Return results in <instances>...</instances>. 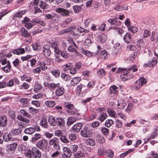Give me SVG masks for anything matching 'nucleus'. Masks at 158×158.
I'll return each mask as SVG.
<instances>
[{"mask_svg":"<svg viewBox=\"0 0 158 158\" xmlns=\"http://www.w3.org/2000/svg\"><path fill=\"white\" fill-rule=\"evenodd\" d=\"M131 70H132L133 72H134L137 71L138 70L137 66L134 65L128 69L126 68H118L117 69L116 72L117 73H122L123 74L121 75L120 77L123 81H125L133 77V74L130 73V72Z\"/></svg>","mask_w":158,"mask_h":158,"instance_id":"nucleus-1","label":"nucleus"},{"mask_svg":"<svg viewBox=\"0 0 158 158\" xmlns=\"http://www.w3.org/2000/svg\"><path fill=\"white\" fill-rule=\"evenodd\" d=\"M20 81L17 77H14L10 79L7 83L6 86L9 87H12L15 85H19Z\"/></svg>","mask_w":158,"mask_h":158,"instance_id":"nucleus-2","label":"nucleus"},{"mask_svg":"<svg viewBox=\"0 0 158 158\" xmlns=\"http://www.w3.org/2000/svg\"><path fill=\"white\" fill-rule=\"evenodd\" d=\"M42 52L46 57L49 56L51 52L50 46L48 44L44 45L42 49Z\"/></svg>","mask_w":158,"mask_h":158,"instance_id":"nucleus-3","label":"nucleus"},{"mask_svg":"<svg viewBox=\"0 0 158 158\" xmlns=\"http://www.w3.org/2000/svg\"><path fill=\"white\" fill-rule=\"evenodd\" d=\"M50 47L54 49V53L56 54L60 52L59 43L58 41H53L50 43Z\"/></svg>","mask_w":158,"mask_h":158,"instance_id":"nucleus-4","label":"nucleus"},{"mask_svg":"<svg viewBox=\"0 0 158 158\" xmlns=\"http://www.w3.org/2000/svg\"><path fill=\"white\" fill-rule=\"evenodd\" d=\"M87 129V127H83L81 131V135L84 137H89L92 134V133L90 131L88 130Z\"/></svg>","mask_w":158,"mask_h":158,"instance_id":"nucleus-5","label":"nucleus"},{"mask_svg":"<svg viewBox=\"0 0 158 158\" xmlns=\"http://www.w3.org/2000/svg\"><path fill=\"white\" fill-rule=\"evenodd\" d=\"M56 125L60 127L61 128L65 126V122L64 119L62 118H56Z\"/></svg>","mask_w":158,"mask_h":158,"instance_id":"nucleus-6","label":"nucleus"},{"mask_svg":"<svg viewBox=\"0 0 158 158\" xmlns=\"http://www.w3.org/2000/svg\"><path fill=\"white\" fill-rule=\"evenodd\" d=\"M83 124L81 123H78L74 124L71 128V130L74 132H78L81 129Z\"/></svg>","mask_w":158,"mask_h":158,"instance_id":"nucleus-7","label":"nucleus"},{"mask_svg":"<svg viewBox=\"0 0 158 158\" xmlns=\"http://www.w3.org/2000/svg\"><path fill=\"white\" fill-rule=\"evenodd\" d=\"M118 19L117 17H115L113 19H108V22L110 24L111 26L115 25L119 26L121 25V22L119 21H118Z\"/></svg>","mask_w":158,"mask_h":158,"instance_id":"nucleus-8","label":"nucleus"},{"mask_svg":"<svg viewBox=\"0 0 158 158\" xmlns=\"http://www.w3.org/2000/svg\"><path fill=\"white\" fill-rule=\"evenodd\" d=\"M45 17L47 19H51L52 23H56L57 20V16L55 14L53 15L48 14L45 15Z\"/></svg>","mask_w":158,"mask_h":158,"instance_id":"nucleus-9","label":"nucleus"},{"mask_svg":"<svg viewBox=\"0 0 158 158\" xmlns=\"http://www.w3.org/2000/svg\"><path fill=\"white\" fill-rule=\"evenodd\" d=\"M56 11L63 16H68L69 14V11L64 8H59L56 9Z\"/></svg>","mask_w":158,"mask_h":158,"instance_id":"nucleus-10","label":"nucleus"},{"mask_svg":"<svg viewBox=\"0 0 158 158\" xmlns=\"http://www.w3.org/2000/svg\"><path fill=\"white\" fill-rule=\"evenodd\" d=\"M59 83H58L56 84H55L54 83H47L44 84V86L48 87V88L51 89L52 90H55L56 88H57L58 87H59Z\"/></svg>","mask_w":158,"mask_h":158,"instance_id":"nucleus-11","label":"nucleus"},{"mask_svg":"<svg viewBox=\"0 0 158 158\" xmlns=\"http://www.w3.org/2000/svg\"><path fill=\"white\" fill-rule=\"evenodd\" d=\"M64 88L62 86H60V84L59 87H57L55 91V94L57 96H60L63 95L64 93Z\"/></svg>","mask_w":158,"mask_h":158,"instance_id":"nucleus-12","label":"nucleus"},{"mask_svg":"<svg viewBox=\"0 0 158 158\" xmlns=\"http://www.w3.org/2000/svg\"><path fill=\"white\" fill-rule=\"evenodd\" d=\"M12 52L14 54L19 55L20 54H23L25 52V50L24 48H18L13 49L11 50Z\"/></svg>","mask_w":158,"mask_h":158,"instance_id":"nucleus-13","label":"nucleus"},{"mask_svg":"<svg viewBox=\"0 0 158 158\" xmlns=\"http://www.w3.org/2000/svg\"><path fill=\"white\" fill-rule=\"evenodd\" d=\"M47 142L44 140L39 141L36 144L37 146L39 148H46L47 145Z\"/></svg>","mask_w":158,"mask_h":158,"instance_id":"nucleus-14","label":"nucleus"},{"mask_svg":"<svg viewBox=\"0 0 158 158\" xmlns=\"http://www.w3.org/2000/svg\"><path fill=\"white\" fill-rule=\"evenodd\" d=\"M7 119L6 116L5 115H0V126L4 127L7 124Z\"/></svg>","mask_w":158,"mask_h":158,"instance_id":"nucleus-15","label":"nucleus"},{"mask_svg":"<svg viewBox=\"0 0 158 158\" xmlns=\"http://www.w3.org/2000/svg\"><path fill=\"white\" fill-rule=\"evenodd\" d=\"M157 61L156 59L153 57L151 61H149L147 64H145L144 66L146 65L149 67H152L155 66L157 64Z\"/></svg>","mask_w":158,"mask_h":158,"instance_id":"nucleus-16","label":"nucleus"},{"mask_svg":"<svg viewBox=\"0 0 158 158\" xmlns=\"http://www.w3.org/2000/svg\"><path fill=\"white\" fill-rule=\"evenodd\" d=\"M49 144L50 145L53 146L55 148L58 147L59 148L60 146L58 143L57 139L54 138L49 141Z\"/></svg>","mask_w":158,"mask_h":158,"instance_id":"nucleus-17","label":"nucleus"},{"mask_svg":"<svg viewBox=\"0 0 158 158\" xmlns=\"http://www.w3.org/2000/svg\"><path fill=\"white\" fill-rule=\"evenodd\" d=\"M30 22L33 23L39 24L43 26H44L45 25V23L44 21L40 19L34 18L31 21H30Z\"/></svg>","mask_w":158,"mask_h":158,"instance_id":"nucleus-18","label":"nucleus"},{"mask_svg":"<svg viewBox=\"0 0 158 158\" xmlns=\"http://www.w3.org/2000/svg\"><path fill=\"white\" fill-rule=\"evenodd\" d=\"M67 112L69 114L71 115H79L78 110L75 106L71 110H67Z\"/></svg>","mask_w":158,"mask_h":158,"instance_id":"nucleus-19","label":"nucleus"},{"mask_svg":"<svg viewBox=\"0 0 158 158\" xmlns=\"http://www.w3.org/2000/svg\"><path fill=\"white\" fill-rule=\"evenodd\" d=\"M21 32V35L25 37H28L30 36V34L24 28L22 27L20 29Z\"/></svg>","mask_w":158,"mask_h":158,"instance_id":"nucleus-20","label":"nucleus"},{"mask_svg":"<svg viewBox=\"0 0 158 158\" xmlns=\"http://www.w3.org/2000/svg\"><path fill=\"white\" fill-rule=\"evenodd\" d=\"M81 80V78L80 77H74L73 78L71 81V85L73 86L78 84Z\"/></svg>","mask_w":158,"mask_h":158,"instance_id":"nucleus-21","label":"nucleus"},{"mask_svg":"<svg viewBox=\"0 0 158 158\" xmlns=\"http://www.w3.org/2000/svg\"><path fill=\"white\" fill-rule=\"evenodd\" d=\"M118 88L115 85H113L110 86L109 89V91L110 94H117L118 91Z\"/></svg>","mask_w":158,"mask_h":158,"instance_id":"nucleus-22","label":"nucleus"},{"mask_svg":"<svg viewBox=\"0 0 158 158\" xmlns=\"http://www.w3.org/2000/svg\"><path fill=\"white\" fill-rule=\"evenodd\" d=\"M124 42L127 44L130 43L131 40V35L128 33H126L123 37Z\"/></svg>","mask_w":158,"mask_h":158,"instance_id":"nucleus-23","label":"nucleus"},{"mask_svg":"<svg viewBox=\"0 0 158 158\" xmlns=\"http://www.w3.org/2000/svg\"><path fill=\"white\" fill-rule=\"evenodd\" d=\"M40 125L43 127L48 128V122L47 119L45 118H43L40 122Z\"/></svg>","mask_w":158,"mask_h":158,"instance_id":"nucleus-24","label":"nucleus"},{"mask_svg":"<svg viewBox=\"0 0 158 158\" xmlns=\"http://www.w3.org/2000/svg\"><path fill=\"white\" fill-rule=\"evenodd\" d=\"M11 134L8 133H5L3 135V140L6 142H8L9 141L11 138L12 135Z\"/></svg>","mask_w":158,"mask_h":158,"instance_id":"nucleus-25","label":"nucleus"},{"mask_svg":"<svg viewBox=\"0 0 158 158\" xmlns=\"http://www.w3.org/2000/svg\"><path fill=\"white\" fill-rule=\"evenodd\" d=\"M48 121L52 126H55L56 125V118L52 116H50L48 119Z\"/></svg>","mask_w":158,"mask_h":158,"instance_id":"nucleus-26","label":"nucleus"},{"mask_svg":"<svg viewBox=\"0 0 158 158\" xmlns=\"http://www.w3.org/2000/svg\"><path fill=\"white\" fill-rule=\"evenodd\" d=\"M22 130L21 129H15L14 130H11L10 132L12 136L17 135L20 134L22 132Z\"/></svg>","mask_w":158,"mask_h":158,"instance_id":"nucleus-27","label":"nucleus"},{"mask_svg":"<svg viewBox=\"0 0 158 158\" xmlns=\"http://www.w3.org/2000/svg\"><path fill=\"white\" fill-rule=\"evenodd\" d=\"M104 155H105L107 157L111 158L113 157L114 154L110 150L108 149L104 152Z\"/></svg>","mask_w":158,"mask_h":158,"instance_id":"nucleus-28","label":"nucleus"},{"mask_svg":"<svg viewBox=\"0 0 158 158\" xmlns=\"http://www.w3.org/2000/svg\"><path fill=\"white\" fill-rule=\"evenodd\" d=\"M76 121V118L70 116L68 119L67 124L69 125L73 124Z\"/></svg>","mask_w":158,"mask_h":158,"instance_id":"nucleus-29","label":"nucleus"},{"mask_svg":"<svg viewBox=\"0 0 158 158\" xmlns=\"http://www.w3.org/2000/svg\"><path fill=\"white\" fill-rule=\"evenodd\" d=\"M107 116L108 115L106 113L103 112L99 116L97 119H99L100 121L102 123L107 118Z\"/></svg>","mask_w":158,"mask_h":158,"instance_id":"nucleus-30","label":"nucleus"},{"mask_svg":"<svg viewBox=\"0 0 158 158\" xmlns=\"http://www.w3.org/2000/svg\"><path fill=\"white\" fill-rule=\"evenodd\" d=\"M147 80L143 77H140L138 81H136L137 83H138L141 86L146 83Z\"/></svg>","mask_w":158,"mask_h":158,"instance_id":"nucleus-31","label":"nucleus"},{"mask_svg":"<svg viewBox=\"0 0 158 158\" xmlns=\"http://www.w3.org/2000/svg\"><path fill=\"white\" fill-rule=\"evenodd\" d=\"M107 112L108 114L110 116L114 118H116L117 116L116 112L113 109H107Z\"/></svg>","mask_w":158,"mask_h":158,"instance_id":"nucleus-32","label":"nucleus"},{"mask_svg":"<svg viewBox=\"0 0 158 158\" xmlns=\"http://www.w3.org/2000/svg\"><path fill=\"white\" fill-rule=\"evenodd\" d=\"M24 132L25 133L31 135L33 134L34 132V130L33 127H28L25 129Z\"/></svg>","mask_w":158,"mask_h":158,"instance_id":"nucleus-33","label":"nucleus"},{"mask_svg":"<svg viewBox=\"0 0 158 158\" xmlns=\"http://www.w3.org/2000/svg\"><path fill=\"white\" fill-rule=\"evenodd\" d=\"M25 152H24L25 155L28 157L30 158L33 153V149L31 150L28 149V150H25Z\"/></svg>","mask_w":158,"mask_h":158,"instance_id":"nucleus-34","label":"nucleus"},{"mask_svg":"<svg viewBox=\"0 0 158 158\" xmlns=\"http://www.w3.org/2000/svg\"><path fill=\"white\" fill-rule=\"evenodd\" d=\"M60 52L57 53L56 54L59 55L60 56V57H62L63 58L66 59L68 57V54L66 52L64 51H61L60 50Z\"/></svg>","mask_w":158,"mask_h":158,"instance_id":"nucleus-35","label":"nucleus"},{"mask_svg":"<svg viewBox=\"0 0 158 158\" xmlns=\"http://www.w3.org/2000/svg\"><path fill=\"white\" fill-rule=\"evenodd\" d=\"M114 123V121L111 119H107L105 123V126L107 127H110Z\"/></svg>","mask_w":158,"mask_h":158,"instance_id":"nucleus-36","label":"nucleus"},{"mask_svg":"<svg viewBox=\"0 0 158 158\" xmlns=\"http://www.w3.org/2000/svg\"><path fill=\"white\" fill-rule=\"evenodd\" d=\"M32 155L34 158H40L41 156V153L38 150H33Z\"/></svg>","mask_w":158,"mask_h":158,"instance_id":"nucleus-37","label":"nucleus"},{"mask_svg":"<svg viewBox=\"0 0 158 158\" xmlns=\"http://www.w3.org/2000/svg\"><path fill=\"white\" fill-rule=\"evenodd\" d=\"M85 156L84 153L81 151H77L75 152L74 154V158H80Z\"/></svg>","mask_w":158,"mask_h":158,"instance_id":"nucleus-38","label":"nucleus"},{"mask_svg":"<svg viewBox=\"0 0 158 158\" xmlns=\"http://www.w3.org/2000/svg\"><path fill=\"white\" fill-rule=\"evenodd\" d=\"M54 56L55 57V60L56 62L60 63L64 61V60L61 58L60 56L59 55L55 53Z\"/></svg>","mask_w":158,"mask_h":158,"instance_id":"nucleus-39","label":"nucleus"},{"mask_svg":"<svg viewBox=\"0 0 158 158\" xmlns=\"http://www.w3.org/2000/svg\"><path fill=\"white\" fill-rule=\"evenodd\" d=\"M64 153L66 157H69L71 155V152L70 149H63Z\"/></svg>","mask_w":158,"mask_h":158,"instance_id":"nucleus-40","label":"nucleus"},{"mask_svg":"<svg viewBox=\"0 0 158 158\" xmlns=\"http://www.w3.org/2000/svg\"><path fill=\"white\" fill-rule=\"evenodd\" d=\"M10 67L11 65L10 63V61H8L7 62V65L4 66L3 68H2V69L5 72H8L10 71Z\"/></svg>","mask_w":158,"mask_h":158,"instance_id":"nucleus-41","label":"nucleus"},{"mask_svg":"<svg viewBox=\"0 0 158 158\" xmlns=\"http://www.w3.org/2000/svg\"><path fill=\"white\" fill-rule=\"evenodd\" d=\"M99 38L101 43L103 44L106 40L107 36L105 34H101L100 35Z\"/></svg>","mask_w":158,"mask_h":158,"instance_id":"nucleus-42","label":"nucleus"},{"mask_svg":"<svg viewBox=\"0 0 158 158\" xmlns=\"http://www.w3.org/2000/svg\"><path fill=\"white\" fill-rule=\"evenodd\" d=\"M25 12L24 10H20L16 13L14 15V17L21 18L22 15L24 14Z\"/></svg>","mask_w":158,"mask_h":158,"instance_id":"nucleus-43","label":"nucleus"},{"mask_svg":"<svg viewBox=\"0 0 158 158\" xmlns=\"http://www.w3.org/2000/svg\"><path fill=\"white\" fill-rule=\"evenodd\" d=\"M82 9L81 6L75 5L73 6V9L75 13H77L80 11Z\"/></svg>","mask_w":158,"mask_h":158,"instance_id":"nucleus-44","label":"nucleus"},{"mask_svg":"<svg viewBox=\"0 0 158 158\" xmlns=\"http://www.w3.org/2000/svg\"><path fill=\"white\" fill-rule=\"evenodd\" d=\"M147 158H158V153L154 152H152L151 153L148 154Z\"/></svg>","mask_w":158,"mask_h":158,"instance_id":"nucleus-45","label":"nucleus"},{"mask_svg":"<svg viewBox=\"0 0 158 158\" xmlns=\"http://www.w3.org/2000/svg\"><path fill=\"white\" fill-rule=\"evenodd\" d=\"M61 77L63 79L66 81H69L71 78V77L69 75L64 73H62L61 74Z\"/></svg>","mask_w":158,"mask_h":158,"instance_id":"nucleus-46","label":"nucleus"},{"mask_svg":"<svg viewBox=\"0 0 158 158\" xmlns=\"http://www.w3.org/2000/svg\"><path fill=\"white\" fill-rule=\"evenodd\" d=\"M133 106H134L133 103H129L127 107L125 110L126 111L127 113H129L132 110Z\"/></svg>","mask_w":158,"mask_h":158,"instance_id":"nucleus-47","label":"nucleus"},{"mask_svg":"<svg viewBox=\"0 0 158 158\" xmlns=\"http://www.w3.org/2000/svg\"><path fill=\"white\" fill-rule=\"evenodd\" d=\"M100 54L102 58L105 59L107 57L108 55L107 51L105 50H104L102 51Z\"/></svg>","mask_w":158,"mask_h":158,"instance_id":"nucleus-48","label":"nucleus"},{"mask_svg":"<svg viewBox=\"0 0 158 158\" xmlns=\"http://www.w3.org/2000/svg\"><path fill=\"white\" fill-rule=\"evenodd\" d=\"M39 6L42 9H44L48 8V5L45 2L41 1L40 3L39 4Z\"/></svg>","mask_w":158,"mask_h":158,"instance_id":"nucleus-49","label":"nucleus"},{"mask_svg":"<svg viewBox=\"0 0 158 158\" xmlns=\"http://www.w3.org/2000/svg\"><path fill=\"white\" fill-rule=\"evenodd\" d=\"M101 131L104 135H107L109 134V129L105 127H102L101 128Z\"/></svg>","mask_w":158,"mask_h":158,"instance_id":"nucleus-50","label":"nucleus"},{"mask_svg":"<svg viewBox=\"0 0 158 158\" xmlns=\"http://www.w3.org/2000/svg\"><path fill=\"white\" fill-rule=\"evenodd\" d=\"M45 104L48 106L52 107L55 105L56 103L54 101H47L45 102Z\"/></svg>","mask_w":158,"mask_h":158,"instance_id":"nucleus-51","label":"nucleus"},{"mask_svg":"<svg viewBox=\"0 0 158 158\" xmlns=\"http://www.w3.org/2000/svg\"><path fill=\"white\" fill-rule=\"evenodd\" d=\"M40 138V135L38 134H35L32 138L31 141L32 143L34 142Z\"/></svg>","mask_w":158,"mask_h":158,"instance_id":"nucleus-52","label":"nucleus"},{"mask_svg":"<svg viewBox=\"0 0 158 158\" xmlns=\"http://www.w3.org/2000/svg\"><path fill=\"white\" fill-rule=\"evenodd\" d=\"M9 114L10 117L13 119H14L15 118L16 113L14 110H10L9 112Z\"/></svg>","mask_w":158,"mask_h":158,"instance_id":"nucleus-53","label":"nucleus"},{"mask_svg":"<svg viewBox=\"0 0 158 158\" xmlns=\"http://www.w3.org/2000/svg\"><path fill=\"white\" fill-rule=\"evenodd\" d=\"M106 73V71L102 69L99 70L98 72V75L101 77H103L104 76Z\"/></svg>","mask_w":158,"mask_h":158,"instance_id":"nucleus-54","label":"nucleus"},{"mask_svg":"<svg viewBox=\"0 0 158 158\" xmlns=\"http://www.w3.org/2000/svg\"><path fill=\"white\" fill-rule=\"evenodd\" d=\"M158 127L157 126L155 127L154 130V132L153 133H152V134L151 137V138H152V139H154L155 137L157 135L158 133L157 131H158Z\"/></svg>","mask_w":158,"mask_h":158,"instance_id":"nucleus-55","label":"nucleus"},{"mask_svg":"<svg viewBox=\"0 0 158 158\" xmlns=\"http://www.w3.org/2000/svg\"><path fill=\"white\" fill-rule=\"evenodd\" d=\"M52 74L56 77L57 78L60 76V72L58 70H54L52 71Z\"/></svg>","mask_w":158,"mask_h":158,"instance_id":"nucleus-56","label":"nucleus"},{"mask_svg":"<svg viewBox=\"0 0 158 158\" xmlns=\"http://www.w3.org/2000/svg\"><path fill=\"white\" fill-rule=\"evenodd\" d=\"M64 106L67 109V110H71V109H73L74 107L73 104L69 103H65Z\"/></svg>","mask_w":158,"mask_h":158,"instance_id":"nucleus-57","label":"nucleus"},{"mask_svg":"<svg viewBox=\"0 0 158 158\" xmlns=\"http://www.w3.org/2000/svg\"><path fill=\"white\" fill-rule=\"evenodd\" d=\"M134 151V149H130L129 150H128L127 152L122 153L120 155V156L121 157L123 158L125 156H126L128 153L132 152Z\"/></svg>","mask_w":158,"mask_h":158,"instance_id":"nucleus-58","label":"nucleus"},{"mask_svg":"<svg viewBox=\"0 0 158 158\" xmlns=\"http://www.w3.org/2000/svg\"><path fill=\"white\" fill-rule=\"evenodd\" d=\"M143 38H144L149 36L151 34L150 32L146 29L143 30Z\"/></svg>","mask_w":158,"mask_h":158,"instance_id":"nucleus-59","label":"nucleus"},{"mask_svg":"<svg viewBox=\"0 0 158 158\" xmlns=\"http://www.w3.org/2000/svg\"><path fill=\"white\" fill-rule=\"evenodd\" d=\"M128 50L135 51L137 49L136 46L135 45L129 44L127 46Z\"/></svg>","mask_w":158,"mask_h":158,"instance_id":"nucleus-60","label":"nucleus"},{"mask_svg":"<svg viewBox=\"0 0 158 158\" xmlns=\"http://www.w3.org/2000/svg\"><path fill=\"white\" fill-rule=\"evenodd\" d=\"M42 88V86L40 84L38 83H36L35 85V88L34 89V91L36 92L37 91L39 90Z\"/></svg>","mask_w":158,"mask_h":158,"instance_id":"nucleus-61","label":"nucleus"},{"mask_svg":"<svg viewBox=\"0 0 158 158\" xmlns=\"http://www.w3.org/2000/svg\"><path fill=\"white\" fill-rule=\"evenodd\" d=\"M96 141L101 143H104L105 141V139L102 136H98L97 137Z\"/></svg>","mask_w":158,"mask_h":158,"instance_id":"nucleus-62","label":"nucleus"},{"mask_svg":"<svg viewBox=\"0 0 158 158\" xmlns=\"http://www.w3.org/2000/svg\"><path fill=\"white\" fill-rule=\"evenodd\" d=\"M87 144L90 146H94L95 145V142L94 140L91 139H89L87 141Z\"/></svg>","mask_w":158,"mask_h":158,"instance_id":"nucleus-63","label":"nucleus"},{"mask_svg":"<svg viewBox=\"0 0 158 158\" xmlns=\"http://www.w3.org/2000/svg\"><path fill=\"white\" fill-rule=\"evenodd\" d=\"M123 125L122 122L119 120H116V127L117 128H122Z\"/></svg>","mask_w":158,"mask_h":158,"instance_id":"nucleus-64","label":"nucleus"}]
</instances>
